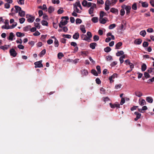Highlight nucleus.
<instances>
[{"label":"nucleus","instance_id":"nucleus-19","mask_svg":"<svg viewBox=\"0 0 154 154\" xmlns=\"http://www.w3.org/2000/svg\"><path fill=\"white\" fill-rule=\"evenodd\" d=\"M14 35L13 32H11L10 33L9 35V36L8 39L9 40L12 41L13 40V38L14 37Z\"/></svg>","mask_w":154,"mask_h":154},{"label":"nucleus","instance_id":"nucleus-40","mask_svg":"<svg viewBox=\"0 0 154 154\" xmlns=\"http://www.w3.org/2000/svg\"><path fill=\"white\" fill-rule=\"evenodd\" d=\"M106 14L105 13H104L103 11H101L100 13V18H103V16L105 15Z\"/></svg>","mask_w":154,"mask_h":154},{"label":"nucleus","instance_id":"nucleus-42","mask_svg":"<svg viewBox=\"0 0 154 154\" xmlns=\"http://www.w3.org/2000/svg\"><path fill=\"white\" fill-rule=\"evenodd\" d=\"M62 36L64 38H67L70 39L71 37V35H69L63 34L62 35Z\"/></svg>","mask_w":154,"mask_h":154},{"label":"nucleus","instance_id":"nucleus-55","mask_svg":"<svg viewBox=\"0 0 154 154\" xmlns=\"http://www.w3.org/2000/svg\"><path fill=\"white\" fill-rule=\"evenodd\" d=\"M96 69L97 71L98 74H100L101 73L100 67L99 66H96Z\"/></svg>","mask_w":154,"mask_h":154},{"label":"nucleus","instance_id":"nucleus-9","mask_svg":"<svg viewBox=\"0 0 154 154\" xmlns=\"http://www.w3.org/2000/svg\"><path fill=\"white\" fill-rule=\"evenodd\" d=\"M135 95L139 97H140L143 95V94L141 91H137L134 92Z\"/></svg>","mask_w":154,"mask_h":154},{"label":"nucleus","instance_id":"nucleus-46","mask_svg":"<svg viewBox=\"0 0 154 154\" xmlns=\"http://www.w3.org/2000/svg\"><path fill=\"white\" fill-rule=\"evenodd\" d=\"M116 26V25L115 24H112L110 25L109 26V28L110 29H111L115 28Z\"/></svg>","mask_w":154,"mask_h":154},{"label":"nucleus","instance_id":"nucleus-38","mask_svg":"<svg viewBox=\"0 0 154 154\" xmlns=\"http://www.w3.org/2000/svg\"><path fill=\"white\" fill-rule=\"evenodd\" d=\"M104 51L107 53L109 52L111 50V48L109 47H107L104 49Z\"/></svg>","mask_w":154,"mask_h":154},{"label":"nucleus","instance_id":"nucleus-22","mask_svg":"<svg viewBox=\"0 0 154 154\" xmlns=\"http://www.w3.org/2000/svg\"><path fill=\"white\" fill-rule=\"evenodd\" d=\"M19 15L21 17H23L25 16V12L24 11L21 10L18 13Z\"/></svg>","mask_w":154,"mask_h":154},{"label":"nucleus","instance_id":"nucleus-16","mask_svg":"<svg viewBox=\"0 0 154 154\" xmlns=\"http://www.w3.org/2000/svg\"><path fill=\"white\" fill-rule=\"evenodd\" d=\"M9 47L8 45H5L4 46H2L0 47V48L4 50L8 49Z\"/></svg>","mask_w":154,"mask_h":154},{"label":"nucleus","instance_id":"nucleus-7","mask_svg":"<svg viewBox=\"0 0 154 154\" xmlns=\"http://www.w3.org/2000/svg\"><path fill=\"white\" fill-rule=\"evenodd\" d=\"M124 6L125 8V9L126 10V14H128L130 12V10L131 9V7L129 6H126L125 5H124Z\"/></svg>","mask_w":154,"mask_h":154},{"label":"nucleus","instance_id":"nucleus-59","mask_svg":"<svg viewBox=\"0 0 154 154\" xmlns=\"http://www.w3.org/2000/svg\"><path fill=\"white\" fill-rule=\"evenodd\" d=\"M149 73L146 72H145L144 73V76L146 78L150 77V75L149 74Z\"/></svg>","mask_w":154,"mask_h":154},{"label":"nucleus","instance_id":"nucleus-4","mask_svg":"<svg viewBox=\"0 0 154 154\" xmlns=\"http://www.w3.org/2000/svg\"><path fill=\"white\" fill-rule=\"evenodd\" d=\"M117 74L116 73L110 76L109 78V80L110 82L111 83L113 82L114 80L112 79H114L116 78H117Z\"/></svg>","mask_w":154,"mask_h":154},{"label":"nucleus","instance_id":"nucleus-15","mask_svg":"<svg viewBox=\"0 0 154 154\" xmlns=\"http://www.w3.org/2000/svg\"><path fill=\"white\" fill-rule=\"evenodd\" d=\"M148 72L152 75H154V69L152 68H149L147 70Z\"/></svg>","mask_w":154,"mask_h":154},{"label":"nucleus","instance_id":"nucleus-31","mask_svg":"<svg viewBox=\"0 0 154 154\" xmlns=\"http://www.w3.org/2000/svg\"><path fill=\"white\" fill-rule=\"evenodd\" d=\"M142 6L144 8H147L148 6V3L146 2H141Z\"/></svg>","mask_w":154,"mask_h":154},{"label":"nucleus","instance_id":"nucleus-47","mask_svg":"<svg viewBox=\"0 0 154 154\" xmlns=\"http://www.w3.org/2000/svg\"><path fill=\"white\" fill-rule=\"evenodd\" d=\"M88 36V38H89V40H90V38L92 37V35L91 32H88L87 33Z\"/></svg>","mask_w":154,"mask_h":154},{"label":"nucleus","instance_id":"nucleus-54","mask_svg":"<svg viewBox=\"0 0 154 154\" xmlns=\"http://www.w3.org/2000/svg\"><path fill=\"white\" fill-rule=\"evenodd\" d=\"M105 5H109L111 6L110 2L109 0H107L106 1Z\"/></svg>","mask_w":154,"mask_h":154},{"label":"nucleus","instance_id":"nucleus-23","mask_svg":"<svg viewBox=\"0 0 154 154\" xmlns=\"http://www.w3.org/2000/svg\"><path fill=\"white\" fill-rule=\"evenodd\" d=\"M110 11L112 13H118V10L117 9H116L115 8H112L110 10Z\"/></svg>","mask_w":154,"mask_h":154},{"label":"nucleus","instance_id":"nucleus-52","mask_svg":"<svg viewBox=\"0 0 154 154\" xmlns=\"http://www.w3.org/2000/svg\"><path fill=\"white\" fill-rule=\"evenodd\" d=\"M19 20L20 23L21 24H22L25 22V19L23 17H22L20 18Z\"/></svg>","mask_w":154,"mask_h":154},{"label":"nucleus","instance_id":"nucleus-11","mask_svg":"<svg viewBox=\"0 0 154 154\" xmlns=\"http://www.w3.org/2000/svg\"><path fill=\"white\" fill-rule=\"evenodd\" d=\"M82 39L88 42H90L89 38H88L86 35L82 34L81 35Z\"/></svg>","mask_w":154,"mask_h":154},{"label":"nucleus","instance_id":"nucleus-64","mask_svg":"<svg viewBox=\"0 0 154 154\" xmlns=\"http://www.w3.org/2000/svg\"><path fill=\"white\" fill-rule=\"evenodd\" d=\"M100 92L101 94H105V90L104 88H102L100 89Z\"/></svg>","mask_w":154,"mask_h":154},{"label":"nucleus","instance_id":"nucleus-3","mask_svg":"<svg viewBox=\"0 0 154 154\" xmlns=\"http://www.w3.org/2000/svg\"><path fill=\"white\" fill-rule=\"evenodd\" d=\"M9 53L11 56L15 57L17 55V53L14 48L11 49L9 51Z\"/></svg>","mask_w":154,"mask_h":154},{"label":"nucleus","instance_id":"nucleus-1","mask_svg":"<svg viewBox=\"0 0 154 154\" xmlns=\"http://www.w3.org/2000/svg\"><path fill=\"white\" fill-rule=\"evenodd\" d=\"M26 18L27 19V21L29 23H32L35 19L34 17L28 14L26 15Z\"/></svg>","mask_w":154,"mask_h":154},{"label":"nucleus","instance_id":"nucleus-2","mask_svg":"<svg viewBox=\"0 0 154 154\" xmlns=\"http://www.w3.org/2000/svg\"><path fill=\"white\" fill-rule=\"evenodd\" d=\"M97 7L95 3H93L92 5L88 10V13L89 14H91L93 13L94 8Z\"/></svg>","mask_w":154,"mask_h":154},{"label":"nucleus","instance_id":"nucleus-27","mask_svg":"<svg viewBox=\"0 0 154 154\" xmlns=\"http://www.w3.org/2000/svg\"><path fill=\"white\" fill-rule=\"evenodd\" d=\"M79 53L82 56H87V55L88 54V52L86 51H82L79 52Z\"/></svg>","mask_w":154,"mask_h":154},{"label":"nucleus","instance_id":"nucleus-34","mask_svg":"<svg viewBox=\"0 0 154 154\" xmlns=\"http://www.w3.org/2000/svg\"><path fill=\"white\" fill-rule=\"evenodd\" d=\"M124 54V52L122 51H120L117 53L116 55L117 56H119L121 55H123Z\"/></svg>","mask_w":154,"mask_h":154},{"label":"nucleus","instance_id":"nucleus-24","mask_svg":"<svg viewBox=\"0 0 154 154\" xmlns=\"http://www.w3.org/2000/svg\"><path fill=\"white\" fill-rule=\"evenodd\" d=\"M122 42H118L116 45L115 49H119L120 47L122 45Z\"/></svg>","mask_w":154,"mask_h":154},{"label":"nucleus","instance_id":"nucleus-21","mask_svg":"<svg viewBox=\"0 0 154 154\" xmlns=\"http://www.w3.org/2000/svg\"><path fill=\"white\" fill-rule=\"evenodd\" d=\"M122 8L121 10H120V15L123 16L125 14V8L124 6V5H122L121 6Z\"/></svg>","mask_w":154,"mask_h":154},{"label":"nucleus","instance_id":"nucleus-43","mask_svg":"<svg viewBox=\"0 0 154 154\" xmlns=\"http://www.w3.org/2000/svg\"><path fill=\"white\" fill-rule=\"evenodd\" d=\"M2 29H10L9 26L8 25H7L5 24V25L2 26Z\"/></svg>","mask_w":154,"mask_h":154},{"label":"nucleus","instance_id":"nucleus-39","mask_svg":"<svg viewBox=\"0 0 154 154\" xmlns=\"http://www.w3.org/2000/svg\"><path fill=\"white\" fill-rule=\"evenodd\" d=\"M54 46L55 47H57L59 46V42L57 39H55L54 42Z\"/></svg>","mask_w":154,"mask_h":154},{"label":"nucleus","instance_id":"nucleus-60","mask_svg":"<svg viewBox=\"0 0 154 154\" xmlns=\"http://www.w3.org/2000/svg\"><path fill=\"white\" fill-rule=\"evenodd\" d=\"M134 114L136 115V117L139 119L140 118L141 116L140 113H139L138 112H134Z\"/></svg>","mask_w":154,"mask_h":154},{"label":"nucleus","instance_id":"nucleus-13","mask_svg":"<svg viewBox=\"0 0 154 154\" xmlns=\"http://www.w3.org/2000/svg\"><path fill=\"white\" fill-rule=\"evenodd\" d=\"M142 42V40L140 38L137 39L134 41V44L136 45H140Z\"/></svg>","mask_w":154,"mask_h":154},{"label":"nucleus","instance_id":"nucleus-44","mask_svg":"<svg viewBox=\"0 0 154 154\" xmlns=\"http://www.w3.org/2000/svg\"><path fill=\"white\" fill-rule=\"evenodd\" d=\"M91 73L96 76L98 75V73L96 71L95 69H92L91 71Z\"/></svg>","mask_w":154,"mask_h":154},{"label":"nucleus","instance_id":"nucleus-53","mask_svg":"<svg viewBox=\"0 0 154 154\" xmlns=\"http://www.w3.org/2000/svg\"><path fill=\"white\" fill-rule=\"evenodd\" d=\"M43 26H47L48 25V23L47 21L43 20L41 22Z\"/></svg>","mask_w":154,"mask_h":154},{"label":"nucleus","instance_id":"nucleus-56","mask_svg":"<svg viewBox=\"0 0 154 154\" xmlns=\"http://www.w3.org/2000/svg\"><path fill=\"white\" fill-rule=\"evenodd\" d=\"M52 2L54 4H58L60 3V1L59 0H52Z\"/></svg>","mask_w":154,"mask_h":154},{"label":"nucleus","instance_id":"nucleus-10","mask_svg":"<svg viewBox=\"0 0 154 154\" xmlns=\"http://www.w3.org/2000/svg\"><path fill=\"white\" fill-rule=\"evenodd\" d=\"M73 6H76L77 7H79L81 10L82 9V8L79 1H77L75 4H73Z\"/></svg>","mask_w":154,"mask_h":154},{"label":"nucleus","instance_id":"nucleus-62","mask_svg":"<svg viewBox=\"0 0 154 154\" xmlns=\"http://www.w3.org/2000/svg\"><path fill=\"white\" fill-rule=\"evenodd\" d=\"M149 43L146 42H143V45L144 47H146L148 46Z\"/></svg>","mask_w":154,"mask_h":154},{"label":"nucleus","instance_id":"nucleus-35","mask_svg":"<svg viewBox=\"0 0 154 154\" xmlns=\"http://www.w3.org/2000/svg\"><path fill=\"white\" fill-rule=\"evenodd\" d=\"M122 86V85L121 84H119L118 85H116L115 88L116 90L120 89Z\"/></svg>","mask_w":154,"mask_h":154},{"label":"nucleus","instance_id":"nucleus-37","mask_svg":"<svg viewBox=\"0 0 154 154\" xmlns=\"http://www.w3.org/2000/svg\"><path fill=\"white\" fill-rule=\"evenodd\" d=\"M146 34V32L145 30H142L140 32V35L143 37L145 36Z\"/></svg>","mask_w":154,"mask_h":154},{"label":"nucleus","instance_id":"nucleus-61","mask_svg":"<svg viewBox=\"0 0 154 154\" xmlns=\"http://www.w3.org/2000/svg\"><path fill=\"white\" fill-rule=\"evenodd\" d=\"M10 3H6L5 5V8L6 9H8L10 8Z\"/></svg>","mask_w":154,"mask_h":154},{"label":"nucleus","instance_id":"nucleus-33","mask_svg":"<svg viewBox=\"0 0 154 154\" xmlns=\"http://www.w3.org/2000/svg\"><path fill=\"white\" fill-rule=\"evenodd\" d=\"M80 29L83 33H85L86 32V31L83 25H81L80 26Z\"/></svg>","mask_w":154,"mask_h":154},{"label":"nucleus","instance_id":"nucleus-14","mask_svg":"<svg viewBox=\"0 0 154 154\" xmlns=\"http://www.w3.org/2000/svg\"><path fill=\"white\" fill-rule=\"evenodd\" d=\"M139 103L140 106H143L144 105H145L146 104V102L145 100L144 99H142L141 100H140V99H139Z\"/></svg>","mask_w":154,"mask_h":154},{"label":"nucleus","instance_id":"nucleus-26","mask_svg":"<svg viewBox=\"0 0 154 154\" xmlns=\"http://www.w3.org/2000/svg\"><path fill=\"white\" fill-rule=\"evenodd\" d=\"M88 71L85 69H84L82 71V74L83 75H86L88 74Z\"/></svg>","mask_w":154,"mask_h":154},{"label":"nucleus","instance_id":"nucleus-51","mask_svg":"<svg viewBox=\"0 0 154 154\" xmlns=\"http://www.w3.org/2000/svg\"><path fill=\"white\" fill-rule=\"evenodd\" d=\"M106 58L107 61H111L112 60V57L110 55L106 56Z\"/></svg>","mask_w":154,"mask_h":154},{"label":"nucleus","instance_id":"nucleus-28","mask_svg":"<svg viewBox=\"0 0 154 154\" xmlns=\"http://www.w3.org/2000/svg\"><path fill=\"white\" fill-rule=\"evenodd\" d=\"M73 9L74 11H76V13H80L81 12V11L79 10L78 8L77 7H76V6H73Z\"/></svg>","mask_w":154,"mask_h":154},{"label":"nucleus","instance_id":"nucleus-30","mask_svg":"<svg viewBox=\"0 0 154 154\" xmlns=\"http://www.w3.org/2000/svg\"><path fill=\"white\" fill-rule=\"evenodd\" d=\"M91 20L94 23H96L98 22V19L97 17H94L92 18Z\"/></svg>","mask_w":154,"mask_h":154},{"label":"nucleus","instance_id":"nucleus-17","mask_svg":"<svg viewBox=\"0 0 154 154\" xmlns=\"http://www.w3.org/2000/svg\"><path fill=\"white\" fill-rule=\"evenodd\" d=\"M14 8L16 9L15 12L16 13H19L21 10V8L19 6L15 5Z\"/></svg>","mask_w":154,"mask_h":154},{"label":"nucleus","instance_id":"nucleus-20","mask_svg":"<svg viewBox=\"0 0 154 154\" xmlns=\"http://www.w3.org/2000/svg\"><path fill=\"white\" fill-rule=\"evenodd\" d=\"M31 26L30 25L27 26L23 28V30L24 31H26V32L27 31L29 30H30V29L31 28Z\"/></svg>","mask_w":154,"mask_h":154},{"label":"nucleus","instance_id":"nucleus-5","mask_svg":"<svg viewBox=\"0 0 154 154\" xmlns=\"http://www.w3.org/2000/svg\"><path fill=\"white\" fill-rule=\"evenodd\" d=\"M67 23V21L62 20L59 23V27L60 28H62L63 26L66 25Z\"/></svg>","mask_w":154,"mask_h":154},{"label":"nucleus","instance_id":"nucleus-29","mask_svg":"<svg viewBox=\"0 0 154 154\" xmlns=\"http://www.w3.org/2000/svg\"><path fill=\"white\" fill-rule=\"evenodd\" d=\"M54 8L51 6H50L48 8V11L50 13L53 12L54 11Z\"/></svg>","mask_w":154,"mask_h":154},{"label":"nucleus","instance_id":"nucleus-12","mask_svg":"<svg viewBox=\"0 0 154 154\" xmlns=\"http://www.w3.org/2000/svg\"><path fill=\"white\" fill-rule=\"evenodd\" d=\"M79 37V34L78 32L75 33L73 35L72 37L74 39L77 40L78 39Z\"/></svg>","mask_w":154,"mask_h":154},{"label":"nucleus","instance_id":"nucleus-48","mask_svg":"<svg viewBox=\"0 0 154 154\" xmlns=\"http://www.w3.org/2000/svg\"><path fill=\"white\" fill-rule=\"evenodd\" d=\"M87 2L86 0H83L82 2V5L84 7H86L87 4Z\"/></svg>","mask_w":154,"mask_h":154},{"label":"nucleus","instance_id":"nucleus-18","mask_svg":"<svg viewBox=\"0 0 154 154\" xmlns=\"http://www.w3.org/2000/svg\"><path fill=\"white\" fill-rule=\"evenodd\" d=\"M146 101L150 103H152L153 102V99L152 98L150 97H146Z\"/></svg>","mask_w":154,"mask_h":154},{"label":"nucleus","instance_id":"nucleus-32","mask_svg":"<svg viewBox=\"0 0 154 154\" xmlns=\"http://www.w3.org/2000/svg\"><path fill=\"white\" fill-rule=\"evenodd\" d=\"M147 66L146 64L143 63L141 66V70L142 71H145L146 69Z\"/></svg>","mask_w":154,"mask_h":154},{"label":"nucleus","instance_id":"nucleus-57","mask_svg":"<svg viewBox=\"0 0 154 154\" xmlns=\"http://www.w3.org/2000/svg\"><path fill=\"white\" fill-rule=\"evenodd\" d=\"M17 23H14V24H13L11 26H9V28L10 29H13L17 25Z\"/></svg>","mask_w":154,"mask_h":154},{"label":"nucleus","instance_id":"nucleus-58","mask_svg":"<svg viewBox=\"0 0 154 154\" xmlns=\"http://www.w3.org/2000/svg\"><path fill=\"white\" fill-rule=\"evenodd\" d=\"M82 20L79 18H77L75 22L77 24H80L82 23Z\"/></svg>","mask_w":154,"mask_h":154},{"label":"nucleus","instance_id":"nucleus-63","mask_svg":"<svg viewBox=\"0 0 154 154\" xmlns=\"http://www.w3.org/2000/svg\"><path fill=\"white\" fill-rule=\"evenodd\" d=\"M104 2L103 0H97V4H98L103 5Z\"/></svg>","mask_w":154,"mask_h":154},{"label":"nucleus","instance_id":"nucleus-8","mask_svg":"<svg viewBox=\"0 0 154 154\" xmlns=\"http://www.w3.org/2000/svg\"><path fill=\"white\" fill-rule=\"evenodd\" d=\"M99 21L101 23L104 24L108 21V19L105 17L100 18L99 19Z\"/></svg>","mask_w":154,"mask_h":154},{"label":"nucleus","instance_id":"nucleus-25","mask_svg":"<svg viewBox=\"0 0 154 154\" xmlns=\"http://www.w3.org/2000/svg\"><path fill=\"white\" fill-rule=\"evenodd\" d=\"M97 45V44L96 43L94 42L90 44V47L92 49H94L95 47Z\"/></svg>","mask_w":154,"mask_h":154},{"label":"nucleus","instance_id":"nucleus-41","mask_svg":"<svg viewBox=\"0 0 154 154\" xmlns=\"http://www.w3.org/2000/svg\"><path fill=\"white\" fill-rule=\"evenodd\" d=\"M64 56V55L61 52H60L57 54V57L59 59H61Z\"/></svg>","mask_w":154,"mask_h":154},{"label":"nucleus","instance_id":"nucleus-36","mask_svg":"<svg viewBox=\"0 0 154 154\" xmlns=\"http://www.w3.org/2000/svg\"><path fill=\"white\" fill-rule=\"evenodd\" d=\"M46 53L45 49L43 50L40 53L39 56L40 57H42L43 55H44Z\"/></svg>","mask_w":154,"mask_h":154},{"label":"nucleus","instance_id":"nucleus-50","mask_svg":"<svg viewBox=\"0 0 154 154\" xmlns=\"http://www.w3.org/2000/svg\"><path fill=\"white\" fill-rule=\"evenodd\" d=\"M132 8L134 10H136L137 9V5L136 3H134L132 5Z\"/></svg>","mask_w":154,"mask_h":154},{"label":"nucleus","instance_id":"nucleus-49","mask_svg":"<svg viewBox=\"0 0 154 154\" xmlns=\"http://www.w3.org/2000/svg\"><path fill=\"white\" fill-rule=\"evenodd\" d=\"M117 1L118 0H112L110 2L111 6H113L115 5Z\"/></svg>","mask_w":154,"mask_h":154},{"label":"nucleus","instance_id":"nucleus-45","mask_svg":"<svg viewBox=\"0 0 154 154\" xmlns=\"http://www.w3.org/2000/svg\"><path fill=\"white\" fill-rule=\"evenodd\" d=\"M93 39L94 41H97L99 40V37L97 35H95L93 37Z\"/></svg>","mask_w":154,"mask_h":154},{"label":"nucleus","instance_id":"nucleus-6","mask_svg":"<svg viewBox=\"0 0 154 154\" xmlns=\"http://www.w3.org/2000/svg\"><path fill=\"white\" fill-rule=\"evenodd\" d=\"M35 65V68H37V67H43V65L42 63V62L41 61L36 62L34 63Z\"/></svg>","mask_w":154,"mask_h":154}]
</instances>
